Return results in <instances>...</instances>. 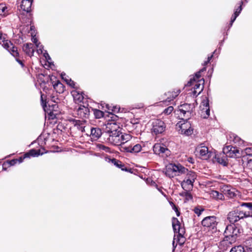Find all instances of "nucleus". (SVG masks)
I'll use <instances>...</instances> for the list:
<instances>
[{"label": "nucleus", "instance_id": "1", "mask_svg": "<svg viewBox=\"0 0 252 252\" xmlns=\"http://www.w3.org/2000/svg\"><path fill=\"white\" fill-rule=\"evenodd\" d=\"M172 227L174 233L176 234L174 235V239L173 241V246H174L175 242L176 241L178 243L182 245L185 242V238L184 235L185 233V229L184 227H182L181 224L179 220L176 218L172 219Z\"/></svg>", "mask_w": 252, "mask_h": 252}, {"label": "nucleus", "instance_id": "2", "mask_svg": "<svg viewBox=\"0 0 252 252\" xmlns=\"http://www.w3.org/2000/svg\"><path fill=\"white\" fill-rule=\"evenodd\" d=\"M187 171V169L180 164L170 163L166 166L165 174L166 176L171 178L180 174L185 173Z\"/></svg>", "mask_w": 252, "mask_h": 252}, {"label": "nucleus", "instance_id": "3", "mask_svg": "<svg viewBox=\"0 0 252 252\" xmlns=\"http://www.w3.org/2000/svg\"><path fill=\"white\" fill-rule=\"evenodd\" d=\"M218 223V219L214 216L206 217L201 221L204 230L212 231V233L216 231Z\"/></svg>", "mask_w": 252, "mask_h": 252}, {"label": "nucleus", "instance_id": "4", "mask_svg": "<svg viewBox=\"0 0 252 252\" xmlns=\"http://www.w3.org/2000/svg\"><path fill=\"white\" fill-rule=\"evenodd\" d=\"M183 118H182V120L179 121L176 125V129H178L179 132L182 134L185 135H191L192 133L193 129L191 127V125L187 120L186 121L183 120Z\"/></svg>", "mask_w": 252, "mask_h": 252}, {"label": "nucleus", "instance_id": "5", "mask_svg": "<svg viewBox=\"0 0 252 252\" xmlns=\"http://www.w3.org/2000/svg\"><path fill=\"white\" fill-rule=\"evenodd\" d=\"M204 80L203 79L196 81L194 77L191 78L190 81L188 83L187 86H190L194 85L193 90L192 93L193 96H197L203 91L204 88Z\"/></svg>", "mask_w": 252, "mask_h": 252}, {"label": "nucleus", "instance_id": "6", "mask_svg": "<svg viewBox=\"0 0 252 252\" xmlns=\"http://www.w3.org/2000/svg\"><path fill=\"white\" fill-rule=\"evenodd\" d=\"M247 217H248L247 214L238 209L230 212L227 215V219L232 223Z\"/></svg>", "mask_w": 252, "mask_h": 252}, {"label": "nucleus", "instance_id": "7", "mask_svg": "<svg viewBox=\"0 0 252 252\" xmlns=\"http://www.w3.org/2000/svg\"><path fill=\"white\" fill-rule=\"evenodd\" d=\"M194 108L193 104H184L180 106L177 112H180L181 116L183 117V118L188 119L191 116Z\"/></svg>", "mask_w": 252, "mask_h": 252}, {"label": "nucleus", "instance_id": "8", "mask_svg": "<svg viewBox=\"0 0 252 252\" xmlns=\"http://www.w3.org/2000/svg\"><path fill=\"white\" fill-rule=\"evenodd\" d=\"M2 42H3V47L7 50L13 57L16 58V61L18 62L20 64H21L22 66H23L24 64L22 62L17 58V57L19 56V53L18 52L17 47L14 46L13 44L7 40L5 41L2 40Z\"/></svg>", "mask_w": 252, "mask_h": 252}, {"label": "nucleus", "instance_id": "9", "mask_svg": "<svg viewBox=\"0 0 252 252\" xmlns=\"http://www.w3.org/2000/svg\"><path fill=\"white\" fill-rule=\"evenodd\" d=\"M223 152L230 158H238L241 156L243 150L232 146H227L223 148Z\"/></svg>", "mask_w": 252, "mask_h": 252}, {"label": "nucleus", "instance_id": "10", "mask_svg": "<svg viewBox=\"0 0 252 252\" xmlns=\"http://www.w3.org/2000/svg\"><path fill=\"white\" fill-rule=\"evenodd\" d=\"M233 231L231 230L230 232H227V227L224 232V238L223 240L220 242V246L223 247L224 250L226 249L229 247L230 245L235 242V238L233 237Z\"/></svg>", "mask_w": 252, "mask_h": 252}, {"label": "nucleus", "instance_id": "11", "mask_svg": "<svg viewBox=\"0 0 252 252\" xmlns=\"http://www.w3.org/2000/svg\"><path fill=\"white\" fill-rule=\"evenodd\" d=\"M153 151L156 155L162 158H167L171 155L170 151L163 144L156 143L153 146Z\"/></svg>", "mask_w": 252, "mask_h": 252}, {"label": "nucleus", "instance_id": "12", "mask_svg": "<svg viewBox=\"0 0 252 252\" xmlns=\"http://www.w3.org/2000/svg\"><path fill=\"white\" fill-rule=\"evenodd\" d=\"M112 118H113V120L108 122L106 124L105 130L107 134L120 131V126L115 121V119H117L118 117L116 115H114Z\"/></svg>", "mask_w": 252, "mask_h": 252}, {"label": "nucleus", "instance_id": "13", "mask_svg": "<svg viewBox=\"0 0 252 252\" xmlns=\"http://www.w3.org/2000/svg\"><path fill=\"white\" fill-rule=\"evenodd\" d=\"M196 155L200 156L203 159H207L211 156V153L209 151L208 148L201 144L197 146L195 149Z\"/></svg>", "mask_w": 252, "mask_h": 252}, {"label": "nucleus", "instance_id": "14", "mask_svg": "<svg viewBox=\"0 0 252 252\" xmlns=\"http://www.w3.org/2000/svg\"><path fill=\"white\" fill-rule=\"evenodd\" d=\"M166 128L165 123L159 119L155 120L152 122V132L155 134L162 133Z\"/></svg>", "mask_w": 252, "mask_h": 252}, {"label": "nucleus", "instance_id": "15", "mask_svg": "<svg viewBox=\"0 0 252 252\" xmlns=\"http://www.w3.org/2000/svg\"><path fill=\"white\" fill-rule=\"evenodd\" d=\"M43 107L45 111L48 114L50 118L52 119H54L58 114V111L57 110L58 108L57 104H52V105L49 104L48 107L45 104L43 105Z\"/></svg>", "mask_w": 252, "mask_h": 252}, {"label": "nucleus", "instance_id": "16", "mask_svg": "<svg viewBox=\"0 0 252 252\" xmlns=\"http://www.w3.org/2000/svg\"><path fill=\"white\" fill-rule=\"evenodd\" d=\"M121 132L120 131L115 132L111 134H107L108 141L114 145H120V136L121 135Z\"/></svg>", "mask_w": 252, "mask_h": 252}, {"label": "nucleus", "instance_id": "17", "mask_svg": "<svg viewBox=\"0 0 252 252\" xmlns=\"http://www.w3.org/2000/svg\"><path fill=\"white\" fill-rule=\"evenodd\" d=\"M70 122L74 127H76L79 131L82 132L85 131V127L87 121L85 120H79L75 119L70 120Z\"/></svg>", "mask_w": 252, "mask_h": 252}, {"label": "nucleus", "instance_id": "18", "mask_svg": "<svg viewBox=\"0 0 252 252\" xmlns=\"http://www.w3.org/2000/svg\"><path fill=\"white\" fill-rule=\"evenodd\" d=\"M77 115L79 118L83 119L87 118L90 115L89 109L83 105H81L77 110Z\"/></svg>", "mask_w": 252, "mask_h": 252}, {"label": "nucleus", "instance_id": "19", "mask_svg": "<svg viewBox=\"0 0 252 252\" xmlns=\"http://www.w3.org/2000/svg\"><path fill=\"white\" fill-rule=\"evenodd\" d=\"M200 107L201 108L202 107L201 115L203 116V118H208L210 115V109L209 108L208 100L207 99L206 100H204L202 101Z\"/></svg>", "mask_w": 252, "mask_h": 252}, {"label": "nucleus", "instance_id": "20", "mask_svg": "<svg viewBox=\"0 0 252 252\" xmlns=\"http://www.w3.org/2000/svg\"><path fill=\"white\" fill-rule=\"evenodd\" d=\"M227 157L226 154L222 152V153L216 155L215 156V159L220 164L226 166L227 164Z\"/></svg>", "mask_w": 252, "mask_h": 252}, {"label": "nucleus", "instance_id": "21", "mask_svg": "<svg viewBox=\"0 0 252 252\" xmlns=\"http://www.w3.org/2000/svg\"><path fill=\"white\" fill-rule=\"evenodd\" d=\"M141 146L139 144H135L134 146L131 145H127L124 147V149L127 152L130 153H138L141 150Z\"/></svg>", "mask_w": 252, "mask_h": 252}, {"label": "nucleus", "instance_id": "22", "mask_svg": "<svg viewBox=\"0 0 252 252\" xmlns=\"http://www.w3.org/2000/svg\"><path fill=\"white\" fill-rule=\"evenodd\" d=\"M32 0H22L21 4V8L23 11L29 12L31 10V6Z\"/></svg>", "mask_w": 252, "mask_h": 252}, {"label": "nucleus", "instance_id": "23", "mask_svg": "<svg viewBox=\"0 0 252 252\" xmlns=\"http://www.w3.org/2000/svg\"><path fill=\"white\" fill-rule=\"evenodd\" d=\"M23 50L28 56L30 57L33 56L34 50L33 49V45L32 43H28L24 44Z\"/></svg>", "mask_w": 252, "mask_h": 252}, {"label": "nucleus", "instance_id": "24", "mask_svg": "<svg viewBox=\"0 0 252 252\" xmlns=\"http://www.w3.org/2000/svg\"><path fill=\"white\" fill-rule=\"evenodd\" d=\"M131 138V136L128 134L123 133L121 132L120 136V145L124 149L126 146L125 144L127 143Z\"/></svg>", "mask_w": 252, "mask_h": 252}, {"label": "nucleus", "instance_id": "25", "mask_svg": "<svg viewBox=\"0 0 252 252\" xmlns=\"http://www.w3.org/2000/svg\"><path fill=\"white\" fill-rule=\"evenodd\" d=\"M181 185L185 190H191L193 186V182L186 178L182 182Z\"/></svg>", "mask_w": 252, "mask_h": 252}, {"label": "nucleus", "instance_id": "26", "mask_svg": "<svg viewBox=\"0 0 252 252\" xmlns=\"http://www.w3.org/2000/svg\"><path fill=\"white\" fill-rule=\"evenodd\" d=\"M72 95L75 103H79L82 101L84 97L83 94L80 93L78 91L73 90L71 92Z\"/></svg>", "mask_w": 252, "mask_h": 252}, {"label": "nucleus", "instance_id": "27", "mask_svg": "<svg viewBox=\"0 0 252 252\" xmlns=\"http://www.w3.org/2000/svg\"><path fill=\"white\" fill-rule=\"evenodd\" d=\"M233 230V237L235 238L236 239V236L241 233V230L239 228L236 227L235 225H229L227 226V232L229 231Z\"/></svg>", "mask_w": 252, "mask_h": 252}, {"label": "nucleus", "instance_id": "28", "mask_svg": "<svg viewBox=\"0 0 252 252\" xmlns=\"http://www.w3.org/2000/svg\"><path fill=\"white\" fill-rule=\"evenodd\" d=\"M101 130L99 128L93 127L91 128V134L94 139H98L101 135Z\"/></svg>", "mask_w": 252, "mask_h": 252}, {"label": "nucleus", "instance_id": "29", "mask_svg": "<svg viewBox=\"0 0 252 252\" xmlns=\"http://www.w3.org/2000/svg\"><path fill=\"white\" fill-rule=\"evenodd\" d=\"M210 195L211 197L216 200H223L224 195L222 193L219 192L217 190H212L210 191Z\"/></svg>", "mask_w": 252, "mask_h": 252}, {"label": "nucleus", "instance_id": "30", "mask_svg": "<svg viewBox=\"0 0 252 252\" xmlns=\"http://www.w3.org/2000/svg\"><path fill=\"white\" fill-rule=\"evenodd\" d=\"M185 173H187L185 178L189 180H190L193 183L194 182L197 177V175L194 172L192 171H189L187 169V171Z\"/></svg>", "mask_w": 252, "mask_h": 252}, {"label": "nucleus", "instance_id": "31", "mask_svg": "<svg viewBox=\"0 0 252 252\" xmlns=\"http://www.w3.org/2000/svg\"><path fill=\"white\" fill-rule=\"evenodd\" d=\"M180 196L185 198L186 201H189L192 199V196L189 190H184L179 193Z\"/></svg>", "mask_w": 252, "mask_h": 252}, {"label": "nucleus", "instance_id": "32", "mask_svg": "<svg viewBox=\"0 0 252 252\" xmlns=\"http://www.w3.org/2000/svg\"><path fill=\"white\" fill-rule=\"evenodd\" d=\"M245 154L250 158L249 159V162H252V148H246L244 150H243L241 156H244Z\"/></svg>", "mask_w": 252, "mask_h": 252}, {"label": "nucleus", "instance_id": "33", "mask_svg": "<svg viewBox=\"0 0 252 252\" xmlns=\"http://www.w3.org/2000/svg\"><path fill=\"white\" fill-rule=\"evenodd\" d=\"M180 93V91H177L176 92L168 93L169 96L166 99L165 102H170L175 98Z\"/></svg>", "mask_w": 252, "mask_h": 252}, {"label": "nucleus", "instance_id": "34", "mask_svg": "<svg viewBox=\"0 0 252 252\" xmlns=\"http://www.w3.org/2000/svg\"><path fill=\"white\" fill-rule=\"evenodd\" d=\"M237 191H236L235 189H227L225 193L229 198H232L234 197L237 195Z\"/></svg>", "mask_w": 252, "mask_h": 252}, {"label": "nucleus", "instance_id": "35", "mask_svg": "<svg viewBox=\"0 0 252 252\" xmlns=\"http://www.w3.org/2000/svg\"><path fill=\"white\" fill-rule=\"evenodd\" d=\"M112 163H113L116 166L121 168L122 170H125L123 168L124 165L122 164V162L115 158H113L111 160Z\"/></svg>", "mask_w": 252, "mask_h": 252}, {"label": "nucleus", "instance_id": "36", "mask_svg": "<svg viewBox=\"0 0 252 252\" xmlns=\"http://www.w3.org/2000/svg\"><path fill=\"white\" fill-rule=\"evenodd\" d=\"M230 252H245V248L242 246H238L232 248Z\"/></svg>", "mask_w": 252, "mask_h": 252}, {"label": "nucleus", "instance_id": "37", "mask_svg": "<svg viewBox=\"0 0 252 252\" xmlns=\"http://www.w3.org/2000/svg\"><path fill=\"white\" fill-rule=\"evenodd\" d=\"M94 114L97 119H99L103 117L104 113L102 111L97 110L94 109Z\"/></svg>", "mask_w": 252, "mask_h": 252}, {"label": "nucleus", "instance_id": "38", "mask_svg": "<svg viewBox=\"0 0 252 252\" xmlns=\"http://www.w3.org/2000/svg\"><path fill=\"white\" fill-rule=\"evenodd\" d=\"M7 8L3 4H0V15L6 16L7 14Z\"/></svg>", "mask_w": 252, "mask_h": 252}, {"label": "nucleus", "instance_id": "39", "mask_svg": "<svg viewBox=\"0 0 252 252\" xmlns=\"http://www.w3.org/2000/svg\"><path fill=\"white\" fill-rule=\"evenodd\" d=\"M173 110L174 108L173 106H169L163 110L161 114L169 115L173 112Z\"/></svg>", "mask_w": 252, "mask_h": 252}, {"label": "nucleus", "instance_id": "40", "mask_svg": "<svg viewBox=\"0 0 252 252\" xmlns=\"http://www.w3.org/2000/svg\"><path fill=\"white\" fill-rule=\"evenodd\" d=\"M233 141L235 143H237L239 146H242L244 144V141L237 136L234 137Z\"/></svg>", "mask_w": 252, "mask_h": 252}, {"label": "nucleus", "instance_id": "41", "mask_svg": "<svg viewBox=\"0 0 252 252\" xmlns=\"http://www.w3.org/2000/svg\"><path fill=\"white\" fill-rule=\"evenodd\" d=\"M33 157L38 156L39 155V153L35 150H32L29 153L25 154V157H29V156Z\"/></svg>", "mask_w": 252, "mask_h": 252}, {"label": "nucleus", "instance_id": "42", "mask_svg": "<svg viewBox=\"0 0 252 252\" xmlns=\"http://www.w3.org/2000/svg\"><path fill=\"white\" fill-rule=\"evenodd\" d=\"M245 252H252V243L246 244L245 243Z\"/></svg>", "mask_w": 252, "mask_h": 252}, {"label": "nucleus", "instance_id": "43", "mask_svg": "<svg viewBox=\"0 0 252 252\" xmlns=\"http://www.w3.org/2000/svg\"><path fill=\"white\" fill-rule=\"evenodd\" d=\"M36 46L37 47V53L38 54L43 53V47L42 45H40V43L37 44Z\"/></svg>", "mask_w": 252, "mask_h": 252}, {"label": "nucleus", "instance_id": "44", "mask_svg": "<svg viewBox=\"0 0 252 252\" xmlns=\"http://www.w3.org/2000/svg\"><path fill=\"white\" fill-rule=\"evenodd\" d=\"M65 81L70 86H71V87H72L73 88L75 87V83L74 82V81L71 80V79H65Z\"/></svg>", "mask_w": 252, "mask_h": 252}, {"label": "nucleus", "instance_id": "45", "mask_svg": "<svg viewBox=\"0 0 252 252\" xmlns=\"http://www.w3.org/2000/svg\"><path fill=\"white\" fill-rule=\"evenodd\" d=\"M19 161V163L22 162V158H21L19 160L18 159H12L9 161V164L10 165H14L17 161Z\"/></svg>", "mask_w": 252, "mask_h": 252}, {"label": "nucleus", "instance_id": "46", "mask_svg": "<svg viewBox=\"0 0 252 252\" xmlns=\"http://www.w3.org/2000/svg\"><path fill=\"white\" fill-rule=\"evenodd\" d=\"M205 70V68H204L203 69H202L201 70H200L199 71L197 72L196 74H195V76H194L193 77L196 78L195 80L196 79H199L200 77H201V72L204 71Z\"/></svg>", "mask_w": 252, "mask_h": 252}, {"label": "nucleus", "instance_id": "47", "mask_svg": "<svg viewBox=\"0 0 252 252\" xmlns=\"http://www.w3.org/2000/svg\"><path fill=\"white\" fill-rule=\"evenodd\" d=\"M243 1H241V4L239 6V7L235 10V11L234 12V14H236V13H237L238 14V16L239 15V14L240 13L241 10H242V5L243 4Z\"/></svg>", "mask_w": 252, "mask_h": 252}, {"label": "nucleus", "instance_id": "48", "mask_svg": "<svg viewBox=\"0 0 252 252\" xmlns=\"http://www.w3.org/2000/svg\"><path fill=\"white\" fill-rule=\"evenodd\" d=\"M31 34L32 36V41L35 44V45L39 44V42H38V40L36 38V37H35V35H33L32 32L31 33Z\"/></svg>", "mask_w": 252, "mask_h": 252}, {"label": "nucleus", "instance_id": "49", "mask_svg": "<svg viewBox=\"0 0 252 252\" xmlns=\"http://www.w3.org/2000/svg\"><path fill=\"white\" fill-rule=\"evenodd\" d=\"M99 148L102 150L105 151V152H109L110 151V149L108 147H106L104 145H99Z\"/></svg>", "mask_w": 252, "mask_h": 252}, {"label": "nucleus", "instance_id": "50", "mask_svg": "<svg viewBox=\"0 0 252 252\" xmlns=\"http://www.w3.org/2000/svg\"><path fill=\"white\" fill-rule=\"evenodd\" d=\"M237 16H238L237 13H236L232 15L231 19L230 24L231 26L232 25L233 23L235 21V20H236Z\"/></svg>", "mask_w": 252, "mask_h": 252}, {"label": "nucleus", "instance_id": "51", "mask_svg": "<svg viewBox=\"0 0 252 252\" xmlns=\"http://www.w3.org/2000/svg\"><path fill=\"white\" fill-rule=\"evenodd\" d=\"M252 205V202L242 203L241 204L240 206H242V207L243 206L247 207V208H249V209H250Z\"/></svg>", "mask_w": 252, "mask_h": 252}, {"label": "nucleus", "instance_id": "52", "mask_svg": "<svg viewBox=\"0 0 252 252\" xmlns=\"http://www.w3.org/2000/svg\"><path fill=\"white\" fill-rule=\"evenodd\" d=\"M54 89H56L57 87H61L63 88V84L60 83L59 81H58L57 83H55L53 85Z\"/></svg>", "mask_w": 252, "mask_h": 252}, {"label": "nucleus", "instance_id": "53", "mask_svg": "<svg viewBox=\"0 0 252 252\" xmlns=\"http://www.w3.org/2000/svg\"><path fill=\"white\" fill-rule=\"evenodd\" d=\"M203 211V210H200L198 208H195L194 209L195 213L198 216H200Z\"/></svg>", "mask_w": 252, "mask_h": 252}, {"label": "nucleus", "instance_id": "54", "mask_svg": "<svg viewBox=\"0 0 252 252\" xmlns=\"http://www.w3.org/2000/svg\"><path fill=\"white\" fill-rule=\"evenodd\" d=\"M44 56L45 57V59L47 60V61L49 62V60H51L50 57H49L48 54L45 51V53H43Z\"/></svg>", "mask_w": 252, "mask_h": 252}, {"label": "nucleus", "instance_id": "55", "mask_svg": "<svg viewBox=\"0 0 252 252\" xmlns=\"http://www.w3.org/2000/svg\"><path fill=\"white\" fill-rule=\"evenodd\" d=\"M172 209L176 212L177 215L179 216L180 215V213L178 211V207L175 205V207H173Z\"/></svg>", "mask_w": 252, "mask_h": 252}, {"label": "nucleus", "instance_id": "56", "mask_svg": "<svg viewBox=\"0 0 252 252\" xmlns=\"http://www.w3.org/2000/svg\"><path fill=\"white\" fill-rule=\"evenodd\" d=\"M61 75L62 79H63L64 81L65 79H68V77L66 75L65 73H62Z\"/></svg>", "mask_w": 252, "mask_h": 252}, {"label": "nucleus", "instance_id": "57", "mask_svg": "<svg viewBox=\"0 0 252 252\" xmlns=\"http://www.w3.org/2000/svg\"><path fill=\"white\" fill-rule=\"evenodd\" d=\"M187 160L191 163H194V159L191 157L188 158Z\"/></svg>", "mask_w": 252, "mask_h": 252}, {"label": "nucleus", "instance_id": "58", "mask_svg": "<svg viewBox=\"0 0 252 252\" xmlns=\"http://www.w3.org/2000/svg\"><path fill=\"white\" fill-rule=\"evenodd\" d=\"M245 243H246V244H249L250 243H252V238H250L249 239H248L245 242Z\"/></svg>", "mask_w": 252, "mask_h": 252}, {"label": "nucleus", "instance_id": "59", "mask_svg": "<svg viewBox=\"0 0 252 252\" xmlns=\"http://www.w3.org/2000/svg\"><path fill=\"white\" fill-rule=\"evenodd\" d=\"M212 57H213V55H212L210 57H208L207 61L204 62V65L207 64L210 62V61L211 60Z\"/></svg>", "mask_w": 252, "mask_h": 252}, {"label": "nucleus", "instance_id": "60", "mask_svg": "<svg viewBox=\"0 0 252 252\" xmlns=\"http://www.w3.org/2000/svg\"><path fill=\"white\" fill-rule=\"evenodd\" d=\"M169 204H170V205L171 206L172 208L173 207H175V204H174L173 202H172V201H169Z\"/></svg>", "mask_w": 252, "mask_h": 252}, {"label": "nucleus", "instance_id": "61", "mask_svg": "<svg viewBox=\"0 0 252 252\" xmlns=\"http://www.w3.org/2000/svg\"><path fill=\"white\" fill-rule=\"evenodd\" d=\"M43 95L42 94H41V102H42V103H43Z\"/></svg>", "mask_w": 252, "mask_h": 252}, {"label": "nucleus", "instance_id": "62", "mask_svg": "<svg viewBox=\"0 0 252 252\" xmlns=\"http://www.w3.org/2000/svg\"><path fill=\"white\" fill-rule=\"evenodd\" d=\"M158 189V190L159 191H160V192H161V193L163 195H164V196H165V195L164 194V193L162 191V190H160V189Z\"/></svg>", "mask_w": 252, "mask_h": 252}, {"label": "nucleus", "instance_id": "63", "mask_svg": "<svg viewBox=\"0 0 252 252\" xmlns=\"http://www.w3.org/2000/svg\"><path fill=\"white\" fill-rule=\"evenodd\" d=\"M117 109V107L115 106L113 108V109H112V111H116Z\"/></svg>", "mask_w": 252, "mask_h": 252}, {"label": "nucleus", "instance_id": "64", "mask_svg": "<svg viewBox=\"0 0 252 252\" xmlns=\"http://www.w3.org/2000/svg\"><path fill=\"white\" fill-rule=\"evenodd\" d=\"M31 30H33V26H31Z\"/></svg>", "mask_w": 252, "mask_h": 252}]
</instances>
